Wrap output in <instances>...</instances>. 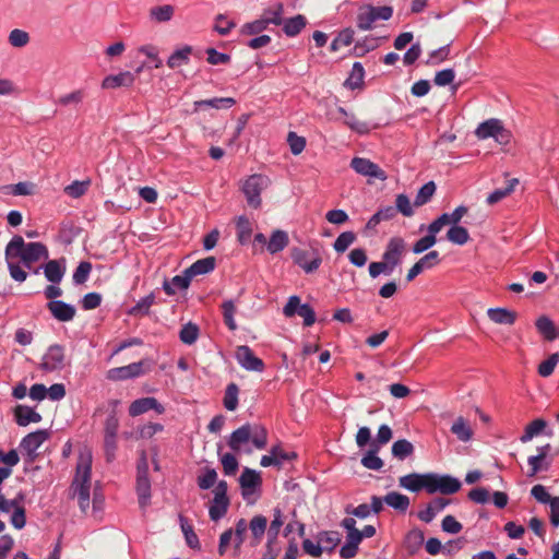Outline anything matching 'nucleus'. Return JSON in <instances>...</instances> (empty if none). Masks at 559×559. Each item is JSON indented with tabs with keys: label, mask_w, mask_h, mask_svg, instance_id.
I'll list each match as a JSON object with an SVG mask.
<instances>
[{
	"label": "nucleus",
	"mask_w": 559,
	"mask_h": 559,
	"mask_svg": "<svg viewBox=\"0 0 559 559\" xmlns=\"http://www.w3.org/2000/svg\"><path fill=\"white\" fill-rule=\"evenodd\" d=\"M139 53L148 58L153 63L154 68L159 69L163 66V61L159 58V50L152 44L142 45L138 48Z\"/></svg>",
	"instance_id": "55"
},
{
	"label": "nucleus",
	"mask_w": 559,
	"mask_h": 559,
	"mask_svg": "<svg viewBox=\"0 0 559 559\" xmlns=\"http://www.w3.org/2000/svg\"><path fill=\"white\" fill-rule=\"evenodd\" d=\"M214 498L211 501L209 514L212 521H218L222 519L228 510L229 499L227 497V483L221 480L216 484L214 490Z\"/></svg>",
	"instance_id": "8"
},
{
	"label": "nucleus",
	"mask_w": 559,
	"mask_h": 559,
	"mask_svg": "<svg viewBox=\"0 0 559 559\" xmlns=\"http://www.w3.org/2000/svg\"><path fill=\"white\" fill-rule=\"evenodd\" d=\"M92 456L88 452L79 456L75 477L72 483L73 495L78 497L80 509L85 512L90 504Z\"/></svg>",
	"instance_id": "3"
},
{
	"label": "nucleus",
	"mask_w": 559,
	"mask_h": 559,
	"mask_svg": "<svg viewBox=\"0 0 559 559\" xmlns=\"http://www.w3.org/2000/svg\"><path fill=\"white\" fill-rule=\"evenodd\" d=\"M148 411H155L157 414H164L165 407L155 397L138 399L129 406V415L131 417L140 416Z\"/></svg>",
	"instance_id": "15"
},
{
	"label": "nucleus",
	"mask_w": 559,
	"mask_h": 559,
	"mask_svg": "<svg viewBox=\"0 0 559 559\" xmlns=\"http://www.w3.org/2000/svg\"><path fill=\"white\" fill-rule=\"evenodd\" d=\"M245 499H249L261 485V476L254 469L246 467L239 478Z\"/></svg>",
	"instance_id": "19"
},
{
	"label": "nucleus",
	"mask_w": 559,
	"mask_h": 559,
	"mask_svg": "<svg viewBox=\"0 0 559 559\" xmlns=\"http://www.w3.org/2000/svg\"><path fill=\"white\" fill-rule=\"evenodd\" d=\"M236 100L231 97H221V98H212V99H204V100H197L194 102V110H199L203 107H212L215 109L219 108H229L234 106Z\"/></svg>",
	"instance_id": "34"
},
{
	"label": "nucleus",
	"mask_w": 559,
	"mask_h": 559,
	"mask_svg": "<svg viewBox=\"0 0 559 559\" xmlns=\"http://www.w3.org/2000/svg\"><path fill=\"white\" fill-rule=\"evenodd\" d=\"M217 473L214 468H206L202 475L198 477V486L203 489H210L216 484Z\"/></svg>",
	"instance_id": "61"
},
{
	"label": "nucleus",
	"mask_w": 559,
	"mask_h": 559,
	"mask_svg": "<svg viewBox=\"0 0 559 559\" xmlns=\"http://www.w3.org/2000/svg\"><path fill=\"white\" fill-rule=\"evenodd\" d=\"M350 167L357 174L367 177L369 183L372 182V179H382L383 176V171L379 165L364 157H354L350 162Z\"/></svg>",
	"instance_id": "13"
},
{
	"label": "nucleus",
	"mask_w": 559,
	"mask_h": 559,
	"mask_svg": "<svg viewBox=\"0 0 559 559\" xmlns=\"http://www.w3.org/2000/svg\"><path fill=\"white\" fill-rule=\"evenodd\" d=\"M547 426V423L542 419L537 418L533 421H531L526 428L522 437L520 438L521 442L526 443L527 441L532 440L535 436L540 433Z\"/></svg>",
	"instance_id": "44"
},
{
	"label": "nucleus",
	"mask_w": 559,
	"mask_h": 559,
	"mask_svg": "<svg viewBox=\"0 0 559 559\" xmlns=\"http://www.w3.org/2000/svg\"><path fill=\"white\" fill-rule=\"evenodd\" d=\"M49 435L46 430H37L28 433L21 441V450L29 457L34 459L38 448L48 439Z\"/></svg>",
	"instance_id": "16"
},
{
	"label": "nucleus",
	"mask_w": 559,
	"mask_h": 559,
	"mask_svg": "<svg viewBox=\"0 0 559 559\" xmlns=\"http://www.w3.org/2000/svg\"><path fill=\"white\" fill-rule=\"evenodd\" d=\"M305 26L306 19L300 14L283 22V31L289 37L298 35Z\"/></svg>",
	"instance_id": "39"
},
{
	"label": "nucleus",
	"mask_w": 559,
	"mask_h": 559,
	"mask_svg": "<svg viewBox=\"0 0 559 559\" xmlns=\"http://www.w3.org/2000/svg\"><path fill=\"white\" fill-rule=\"evenodd\" d=\"M215 262H216V260L214 257H207V258L198 260L186 271L192 280L197 275L206 274V273H210L211 271H213L215 267Z\"/></svg>",
	"instance_id": "29"
},
{
	"label": "nucleus",
	"mask_w": 559,
	"mask_h": 559,
	"mask_svg": "<svg viewBox=\"0 0 559 559\" xmlns=\"http://www.w3.org/2000/svg\"><path fill=\"white\" fill-rule=\"evenodd\" d=\"M239 389L235 383L227 385L224 396V406L227 411H235L238 406Z\"/></svg>",
	"instance_id": "56"
},
{
	"label": "nucleus",
	"mask_w": 559,
	"mask_h": 559,
	"mask_svg": "<svg viewBox=\"0 0 559 559\" xmlns=\"http://www.w3.org/2000/svg\"><path fill=\"white\" fill-rule=\"evenodd\" d=\"M135 82V74L130 71H121L117 74H110L102 81V88L116 90L119 87H131Z\"/></svg>",
	"instance_id": "17"
},
{
	"label": "nucleus",
	"mask_w": 559,
	"mask_h": 559,
	"mask_svg": "<svg viewBox=\"0 0 559 559\" xmlns=\"http://www.w3.org/2000/svg\"><path fill=\"white\" fill-rule=\"evenodd\" d=\"M267 525V520L263 515H255L249 523L248 528L254 542L258 544L261 542Z\"/></svg>",
	"instance_id": "40"
},
{
	"label": "nucleus",
	"mask_w": 559,
	"mask_h": 559,
	"mask_svg": "<svg viewBox=\"0 0 559 559\" xmlns=\"http://www.w3.org/2000/svg\"><path fill=\"white\" fill-rule=\"evenodd\" d=\"M550 448H551L550 444L546 443L545 445L539 447L537 449L538 450V454L537 455H533V456L528 457L527 462H528V465L531 466V474H530V476L536 475L543 468L542 462L548 455V452L550 451Z\"/></svg>",
	"instance_id": "41"
},
{
	"label": "nucleus",
	"mask_w": 559,
	"mask_h": 559,
	"mask_svg": "<svg viewBox=\"0 0 559 559\" xmlns=\"http://www.w3.org/2000/svg\"><path fill=\"white\" fill-rule=\"evenodd\" d=\"M270 185V178L261 174L251 175L242 182L241 190L250 207L259 209L261 206V192Z\"/></svg>",
	"instance_id": "4"
},
{
	"label": "nucleus",
	"mask_w": 559,
	"mask_h": 559,
	"mask_svg": "<svg viewBox=\"0 0 559 559\" xmlns=\"http://www.w3.org/2000/svg\"><path fill=\"white\" fill-rule=\"evenodd\" d=\"M487 314L488 318L497 324L512 325L516 319V313L506 308L488 309Z\"/></svg>",
	"instance_id": "26"
},
{
	"label": "nucleus",
	"mask_w": 559,
	"mask_h": 559,
	"mask_svg": "<svg viewBox=\"0 0 559 559\" xmlns=\"http://www.w3.org/2000/svg\"><path fill=\"white\" fill-rule=\"evenodd\" d=\"M384 443V425L378 429L377 437L371 442V449H368L361 459V464L368 469H380L383 465L382 460L377 455Z\"/></svg>",
	"instance_id": "10"
},
{
	"label": "nucleus",
	"mask_w": 559,
	"mask_h": 559,
	"mask_svg": "<svg viewBox=\"0 0 559 559\" xmlns=\"http://www.w3.org/2000/svg\"><path fill=\"white\" fill-rule=\"evenodd\" d=\"M236 225L238 240L241 243H246L247 241H249L252 234V226L249 218H247L246 216H239L237 218Z\"/></svg>",
	"instance_id": "52"
},
{
	"label": "nucleus",
	"mask_w": 559,
	"mask_h": 559,
	"mask_svg": "<svg viewBox=\"0 0 559 559\" xmlns=\"http://www.w3.org/2000/svg\"><path fill=\"white\" fill-rule=\"evenodd\" d=\"M85 92L83 90H75L73 92L60 96L57 100V104L63 107L78 106L83 102Z\"/></svg>",
	"instance_id": "53"
},
{
	"label": "nucleus",
	"mask_w": 559,
	"mask_h": 559,
	"mask_svg": "<svg viewBox=\"0 0 559 559\" xmlns=\"http://www.w3.org/2000/svg\"><path fill=\"white\" fill-rule=\"evenodd\" d=\"M199 333L200 331L198 325L192 322H188L181 328L179 338L183 344L192 345L198 340Z\"/></svg>",
	"instance_id": "46"
},
{
	"label": "nucleus",
	"mask_w": 559,
	"mask_h": 559,
	"mask_svg": "<svg viewBox=\"0 0 559 559\" xmlns=\"http://www.w3.org/2000/svg\"><path fill=\"white\" fill-rule=\"evenodd\" d=\"M236 26L235 22L229 20L227 16L219 14L215 19L214 29L219 35H227Z\"/></svg>",
	"instance_id": "62"
},
{
	"label": "nucleus",
	"mask_w": 559,
	"mask_h": 559,
	"mask_svg": "<svg viewBox=\"0 0 559 559\" xmlns=\"http://www.w3.org/2000/svg\"><path fill=\"white\" fill-rule=\"evenodd\" d=\"M461 486L460 480L450 475L428 473L427 492L430 495L436 492L453 495L461 489Z\"/></svg>",
	"instance_id": "7"
},
{
	"label": "nucleus",
	"mask_w": 559,
	"mask_h": 559,
	"mask_svg": "<svg viewBox=\"0 0 559 559\" xmlns=\"http://www.w3.org/2000/svg\"><path fill=\"white\" fill-rule=\"evenodd\" d=\"M192 53L191 46H183L180 49L175 50L167 59V66L170 69H177L179 67L186 66L190 61V56Z\"/></svg>",
	"instance_id": "27"
},
{
	"label": "nucleus",
	"mask_w": 559,
	"mask_h": 559,
	"mask_svg": "<svg viewBox=\"0 0 559 559\" xmlns=\"http://www.w3.org/2000/svg\"><path fill=\"white\" fill-rule=\"evenodd\" d=\"M447 239L452 243L463 246L469 240V235L465 227L456 225L448 230Z\"/></svg>",
	"instance_id": "45"
},
{
	"label": "nucleus",
	"mask_w": 559,
	"mask_h": 559,
	"mask_svg": "<svg viewBox=\"0 0 559 559\" xmlns=\"http://www.w3.org/2000/svg\"><path fill=\"white\" fill-rule=\"evenodd\" d=\"M235 357L238 364L248 371L261 372L264 370V362L254 356L252 349L247 345L237 346Z\"/></svg>",
	"instance_id": "12"
},
{
	"label": "nucleus",
	"mask_w": 559,
	"mask_h": 559,
	"mask_svg": "<svg viewBox=\"0 0 559 559\" xmlns=\"http://www.w3.org/2000/svg\"><path fill=\"white\" fill-rule=\"evenodd\" d=\"M224 322L229 330L235 331L237 323L235 321L236 306L231 300H227L222 305Z\"/></svg>",
	"instance_id": "59"
},
{
	"label": "nucleus",
	"mask_w": 559,
	"mask_h": 559,
	"mask_svg": "<svg viewBox=\"0 0 559 559\" xmlns=\"http://www.w3.org/2000/svg\"><path fill=\"white\" fill-rule=\"evenodd\" d=\"M289 242V238L286 231L277 229L274 230L267 242V251L272 254L284 250Z\"/></svg>",
	"instance_id": "28"
},
{
	"label": "nucleus",
	"mask_w": 559,
	"mask_h": 559,
	"mask_svg": "<svg viewBox=\"0 0 559 559\" xmlns=\"http://www.w3.org/2000/svg\"><path fill=\"white\" fill-rule=\"evenodd\" d=\"M46 278L51 283H59L63 277V270L56 260H51L46 263L44 267Z\"/></svg>",
	"instance_id": "51"
},
{
	"label": "nucleus",
	"mask_w": 559,
	"mask_h": 559,
	"mask_svg": "<svg viewBox=\"0 0 559 559\" xmlns=\"http://www.w3.org/2000/svg\"><path fill=\"white\" fill-rule=\"evenodd\" d=\"M267 23L263 17H259L252 22L246 23L240 27V34L243 36L259 35L267 28Z\"/></svg>",
	"instance_id": "43"
},
{
	"label": "nucleus",
	"mask_w": 559,
	"mask_h": 559,
	"mask_svg": "<svg viewBox=\"0 0 559 559\" xmlns=\"http://www.w3.org/2000/svg\"><path fill=\"white\" fill-rule=\"evenodd\" d=\"M427 484H428V473L426 474H418V473H411L407 475H404L400 477L399 485L413 492H418L423 489L427 491Z\"/></svg>",
	"instance_id": "20"
},
{
	"label": "nucleus",
	"mask_w": 559,
	"mask_h": 559,
	"mask_svg": "<svg viewBox=\"0 0 559 559\" xmlns=\"http://www.w3.org/2000/svg\"><path fill=\"white\" fill-rule=\"evenodd\" d=\"M90 186H91L90 179L83 180V181L76 180L64 188V193L67 195H69L70 198L78 199L86 193Z\"/></svg>",
	"instance_id": "54"
},
{
	"label": "nucleus",
	"mask_w": 559,
	"mask_h": 559,
	"mask_svg": "<svg viewBox=\"0 0 559 559\" xmlns=\"http://www.w3.org/2000/svg\"><path fill=\"white\" fill-rule=\"evenodd\" d=\"M451 432L456 436L460 441L467 442L473 438V429L464 417H457L451 426Z\"/></svg>",
	"instance_id": "25"
},
{
	"label": "nucleus",
	"mask_w": 559,
	"mask_h": 559,
	"mask_svg": "<svg viewBox=\"0 0 559 559\" xmlns=\"http://www.w3.org/2000/svg\"><path fill=\"white\" fill-rule=\"evenodd\" d=\"M536 329L547 341H554L557 337L556 326L546 316H542L536 320Z\"/></svg>",
	"instance_id": "37"
},
{
	"label": "nucleus",
	"mask_w": 559,
	"mask_h": 559,
	"mask_svg": "<svg viewBox=\"0 0 559 559\" xmlns=\"http://www.w3.org/2000/svg\"><path fill=\"white\" fill-rule=\"evenodd\" d=\"M475 135L479 140L493 138L499 144L506 145L510 142L511 133L504 129L499 119L491 118L481 122L475 130Z\"/></svg>",
	"instance_id": "6"
},
{
	"label": "nucleus",
	"mask_w": 559,
	"mask_h": 559,
	"mask_svg": "<svg viewBox=\"0 0 559 559\" xmlns=\"http://www.w3.org/2000/svg\"><path fill=\"white\" fill-rule=\"evenodd\" d=\"M47 307L52 317L61 322L71 321L76 313V310L73 306L61 300H51L48 302Z\"/></svg>",
	"instance_id": "21"
},
{
	"label": "nucleus",
	"mask_w": 559,
	"mask_h": 559,
	"mask_svg": "<svg viewBox=\"0 0 559 559\" xmlns=\"http://www.w3.org/2000/svg\"><path fill=\"white\" fill-rule=\"evenodd\" d=\"M64 366V352L59 345H53L48 348L41 358L40 368L44 371L52 372L60 370Z\"/></svg>",
	"instance_id": "14"
},
{
	"label": "nucleus",
	"mask_w": 559,
	"mask_h": 559,
	"mask_svg": "<svg viewBox=\"0 0 559 559\" xmlns=\"http://www.w3.org/2000/svg\"><path fill=\"white\" fill-rule=\"evenodd\" d=\"M356 235L353 231H344L336 238L333 247L336 252H344L347 248L354 243Z\"/></svg>",
	"instance_id": "60"
},
{
	"label": "nucleus",
	"mask_w": 559,
	"mask_h": 559,
	"mask_svg": "<svg viewBox=\"0 0 559 559\" xmlns=\"http://www.w3.org/2000/svg\"><path fill=\"white\" fill-rule=\"evenodd\" d=\"M436 192V183L433 181H429L425 183L417 192L416 198L414 200L415 206H423L430 201L432 195Z\"/></svg>",
	"instance_id": "47"
},
{
	"label": "nucleus",
	"mask_w": 559,
	"mask_h": 559,
	"mask_svg": "<svg viewBox=\"0 0 559 559\" xmlns=\"http://www.w3.org/2000/svg\"><path fill=\"white\" fill-rule=\"evenodd\" d=\"M381 509H382V499L374 496V497H372V506L371 507L364 503V504H360V506L354 508L353 510L346 509V512L349 514H353L355 516H358L360 519H365L370 514L371 510L374 513H378Z\"/></svg>",
	"instance_id": "32"
},
{
	"label": "nucleus",
	"mask_w": 559,
	"mask_h": 559,
	"mask_svg": "<svg viewBox=\"0 0 559 559\" xmlns=\"http://www.w3.org/2000/svg\"><path fill=\"white\" fill-rule=\"evenodd\" d=\"M154 301H155L154 294H150V295L145 296L144 298L140 299L136 302V305L133 306L129 310V314L134 316V317L148 314L150 308L152 307Z\"/></svg>",
	"instance_id": "49"
},
{
	"label": "nucleus",
	"mask_w": 559,
	"mask_h": 559,
	"mask_svg": "<svg viewBox=\"0 0 559 559\" xmlns=\"http://www.w3.org/2000/svg\"><path fill=\"white\" fill-rule=\"evenodd\" d=\"M283 13H284L283 4L277 3V4H275L274 8L265 10L261 16L263 17V20H265L267 25H270V24L282 25L284 22Z\"/></svg>",
	"instance_id": "48"
},
{
	"label": "nucleus",
	"mask_w": 559,
	"mask_h": 559,
	"mask_svg": "<svg viewBox=\"0 0 559 559\" xmlns=\"http://www.w3.org/2000/svg\"><path fill=\"white\" fill-rule=\"evenodd\" d=\"M251 441L252 444L262 450L267 444V431L261 425H250L246 424L238 429H236L228 439V447L237 452H246L251 453L250 449H245V445Z\"/></svg>",
	"instance_id": "2"
},
{
	"label": "nucleus",
	"mask_w": 559,
	"mask_h": 559,
	"mask_svg": "<svg viewBox=\"0 0 559 559\" xmlns=\"http://www.w3.org/2000/svg\"><path fill=\"white\" fill-rule=\"evenodd\" d=\"M414 445L406 439H400L395 441L391 447V453L394 459L404 461L414 453Z\"/></svg>",
	"instance_id": "30"
},
{
	"label": "nucleus",
	"mask_w": 559,
	"mask_h": 559,
	"mask_svg": "<svg viewBox=\"0 0 559 559\" xmlns=\"http://www.w3.org/2000/svg\"><path fill=\"white\" fill-rule=\"evenodd\" d=\"M364 68L359 62H355L349 76L344 82V86L349 90L360 88L364 83Z\"/></svg>",
	"instance_id": "36"
},
{
	"label": "nucleus",
	"mask_w": 559,
	"mask_h": 559,
	"mask_svg": "<svg viewBox=\"0 0 559 559\" xmlns=\"http://www.w3.org/2000/svg\"><path fill=\"white\" fill-rule=\"evenodd\" d=\"M382 20H384V7L364 4L358 9L357 26L362 31L373 28Z\"/></svg>",
	"instance_id": "9"
},
{
	"label": "nucleus",
	"mask_w": 559,
	"mask_h": 559,
	"mask_svg": "<svg viewBox=\"0 0 559 559\" xmlns=\"http://www.w3.org/2000/svg\"><path fill=\"white\" fill-rule=\"evenodd\" d=\"M221 463L226 475H235L238 471V461L231 453H225L221 456Z\"/></svg>",
	"instance_id": "64"
},
{
	"label": "nucleus",
	"mask_w": 559,
	"mask_h": 559,
	"mask_svg": "<svg viewBox=\"0 0 559 559\" xmlns=\"http://www.w3.org/2000/svg\"><path fill=\"white\" fill-rule=\"evenodd\" d=\"M296 457L294 452H286L280 445H275L271 449L270 454L263 455L261 459V466H281L285 461H290Z\"/></svg>",
	"instance_id": "22"
},
{
	"label": "nucleus",
	"mask_w": 559,
	"mask_h": 559,
	"mask_svg": "<svg viewBox=\"0 0 559 559\" xmlns=\"http://www.w3.org/2000/svg\"><path fill=\"white\" fill-rule=\"evenodd\" d=\"M29 34L23 29L14 28L9 33L8 41L14 48H23L29 43Z\"/></svg>",
	"instance_id": "50"
},
{
	"label": "nucleus",
	"mask_w": 559,
	"mask_h": 559,
	"mask_svg": "<svg viewBox=\"0 0 559 559\" xmlns=\"http://www.w3.org/2000/svg\"><path fill=\"white\" fill-rule=\"evenodd\" d=\"M293 261L299 265L306 273H312L319 269L322 259L317 252H309L295 248L292 250Z\"/></svg>",
	"instance_id": "11"
},
{
	"label": "nucleus",
	"mask_w": 559,
	"mask_h": 559,
	"mask_svg": "<svg viewBox=\"0 0 559 559\" xmlns=\"http://www.w3.org/2000/svg\"><path fill=\"white\" fill-rule=\"evenodd\" d=\"M190 282L191 277L185 270L182 275H176L171 278V281H165L163 288L167 295L173 296L177 293V290L187 289L190 285Z\"/></svg>",
	"instance_id": "23"
},
{
	"label": "nucleus",
	"mask_w": 559,
	"mask_h": 559,
	"mask_svg": "<svg viewBox=\"0 0 559 559\" xmlns=\"http://www.w3.org/2000/svg\"><path fill=\"white\" fill-rule=\"evenodd\" d=\"M409 498L406 495L397 491H391L386 493V506L392 507L399 512H406L409 507Z\"/></svg>",
	"instance_id": "35"
},
{
	"label": "nucleus",
	"mask_w": 559,
	"mask_h": 559,
	"mask_svg": "<svg viewBox=\"0 0 559 559\" xmlns=\"http://www.w3.org/2000/svg\"><path fill=\"white\" fill-rule=\"evenodd\" d=\"M353 31L345 29L335 37L331 44L333 51H338L341 48H348L353 44Z\"/></svg>",
	"instance_id": "58"
},
{
	"label": "nucleus",
	"mask_w": 559,
	"mask_h": 559,
	"mask_svg": "<svg viewBox=\"0 0 559 559\" xmlns=\"http://www.w3.org/2000/svg\"><path fill=\"white\" fill-rule=\"evenodd\" d=\"M518 183H519V180L516 178L509 180L506 188L497 189L487 197V200H486L487 204L493 205V204L500 202L502 199H504L506 197H508L510 193L513 192V190Z\"/></svg>",
	"instance_id": "42"
},
{
	"label": "nucleus",
	"mask_w": 559,
	"mask_h": 559,
	"mask_svg": "<svg viewBox=\"0 0 559 559\" xmlns=\"http://www.w3.org/2000/svg\"><path fill=\"white\" fill-rule=\"evenodd\" d=\"M440 254L433 250L421 257L413 266L421 274L426 270H430L440 263Z\"/></svg>",
	"instance_id": "38"
},
{
	"label": "nucleus",
	"mask_w": 559,
	"mask_h": 559,
	"mask_svg": "<svg viewBox=\"0 0 559 559\" xmlns=\"http://www.w3.org/2000/svg\"><path fill=\"white\" fill-rule=\"evenodd\" d=\"M5 257L8 260L20 258L23 264L31 269L34 263L48 258V250L40 242L25 243L21 236H14L7 245Z\"/></svg>",
	"instance_id": "1"
},
{
	"label": "nucleus",
	"mask_w": 559,
	"mask_h": 559,
	"mask_svg": "<svg viewBox=\"0 0 559 559\" xmlns=\"http://www.w3.org/2000/svg\"><path fill=\"white\" fill-rule=\"evenodd\" d=\"M144 373L143 362H133L128 366L112 368L107 371V379L119 381L139 377Z\"/></svg>",
	"instance_id": "18"
},
{
	"label": "nucleus",
	"mask_w": 559,
	"mask_h": 559,
	"mask_svg": "<svg viewBox=\"0 0 559 559\" xmlns=\"http://www.w3.org/2000/svg\"><path fill=\"white\" fill-rule=\"evenodd\" d=\"M14 415L20 426H27L31 423H39L41 420L40 414L24 405H17L14 409Z\"/></svg>",
	"instance_id": "24"
},
{
	"label": "nucleus",
	"mask_w": 559,
	"mask_h": 559,
	"mask_svg": "<svg viewBox=\"0 0 559 559\" xmlns=\"http://www.w3.org/2000/svg\"><path fill=\"white\" fill-rule=\"evenodd\" d=\"M175 7L171 4L157 5L150 9V19L156 23H165L173 19Z\"/></svg>",
	"instance_id": "31"
},
{
	"label": "nucleus",
	"mask_w": 559,
	"mask_h": 559,
	"mask_svg": "<svg viewBox=\"0 0 559 559\" xmlns=\"http://www.w3.org/2000/svg\"><path fill=\"white\" fill-rule=\"evenodd\" d=\"M287 142H288L290 152L294 155H299L306 147V139L304 136L297 135L295 132L288 133Z\"/></svg>",
	"instance_id": "63"
},
{
	"label": "nucleus",
	"mask_w": 559,
	"mask_h": 559,
	"mask_svg": "<svg viewBox=\"0 0 559 559\" xmlns=\"http://www.w3.org/2000/svg\"><path fill=\"white\" fill-rule=\"evenodd\" d=\"M284 524V515L280 509L274 510L273 520L267 531V547L271 548L272 544L276 542L280 530Z\"/></svg>",
	"instance_id": "33"
},
{
	"label": "nucleus",
	"mask_w": 559,
	"mask_h": 559,
	"mask_svg": "<svg viewBox=\"0 0 559 559\" xmlns=\"http://www.w3.org/2000/svg\"><path fill=\"white\" fill-rule=\"evenodd\" d=\"M558 362L559 353L551 354L546 360L539 364L538 374L543 378L551 376Z\"/></svg>",
	"instance_id": "57"
},
{
	"label": "nucleus",
	"mask_w": 559,
	"mask_h": 559,
	"mask_svg": "<svg viewBox=\"0 0 559 559\" xmlns=\"http://www.w3.org/2000/svg\"><path fill=\"white\" fill-rule=\"evenodd\" d=\"M136 493L139 504L142 509L150 504L151 499V481L148 479V461L147 455L143 451L136 465Z\"/></svg>",
	"instance_id": "5"
}]
</instances>
